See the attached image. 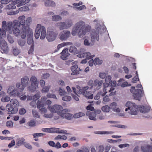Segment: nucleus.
<instances>
[{
    "instance_id": "obj_30",
    "label": "nucleus",
    "mask_w": 152,
    "mask_h": 152,
    "mask_svg": "<svg viewBox=\"0 0 152 152\" xmlns=\"http://www.w3.org/2000/svg\"><path fill=\"white\" fill-rule=\"evenodd\" d=\"M45 6L46 7H54L56 5L54 1L49 0L46 1L45 2Z\"/></svg>"
},
{
    "instance_id": "obj_56",
    "label": "nucleus",
    "mask_w": 152,
    "mask_h": 152,
    "mask_svg": "<svg viewBox=\"0 0 152 152\" xmlns=\"http://www.w3.org/2000/svg\"><path fill=\"white\" fill-rule=\"evenodd\" d=\"M140 110L141 112L145 113L148 112V111H147L146 108L143 106L140 107Z\"/></svg>"
},
{
    "instance_id": "obj_49",
    "label": "nucleus",
    "mask_w": 152,
    "mask_h": 152,
    "mask_svg": "<svg viewBox=\"0 0 152 152\" xmlns=\"http://www.w3.org/2000/svg\"><path fill=\"white\" fill-rule=\"evenodd\" d=\"M27 42L29 45H34V42L33 39L31 37H29L27 39Z\"/></svg>"
},
{
    "instance_id": "obj_19",
    "label": "nucleus",
    "mask_w": 152,
    "mask_h": 152,
    "mask_svg": "<svg viewBox=\"0 0 152 152\" xmlns=\"http://www.w3.org/2000/svg\"><path fill=\"white\" fill-rule=\"evenodd\" d=\"M29 8L27 6H23L19 9V10L13 11L11 12H8L7 14L9 15H15L17 14L19 12V11H26L28 10Z\"/></svg>"
},
{
    "instance_id": "obj_36",
    "label": "nucleus",
    "mask_w": 152,
    "mask_h": 152,
    "mask_svg": "<svg viewBox=\"0 0 152 152\" xmlns=\"http://www.w3.org/2000/svg\"><path fill=\"white\" fill-rule=\"evenodd\" d=\"M67 137L65 135H58L55 137V140H58L60 139L66 140L67 139Z\"/></svg>"
},
{
    "instance_id": "obj_64",
    "label": "nucleus",
    "mask_w": 152,
    "mask_h": 152,
    "mask_svg": "<svg viewBox=\"0 0 152 152\" xmlns=\"http://www.w3.org/2000/svg\"><path fill=\"white\" fill-rule=\"evenodd\" d=\"M26 111L25 109L23 108H21L19 111V113L20 115H23L26 113Z\"/></svg>"
},
{
    "instance_id": "obj_12",
    "label": "nucleus",
    "mask_w": 152,
    "mask_h": 152,
    "mask_svg": "<svg viewBox=\"0 0 152 152\" xmlns=\"http://www.w3.org/2000/svg\"><path fill=\"white\" fill-rule=\"evenodd\" d=\"M88 88V86L83 87L81 89H80L79 86H77V89L75 87H72L73 92L77 96L78 94H82L85 96Z\"/></svg>"
},
{
    "instance_id": "obj_14",
    "label": "nucleus",
    "mask_w": 152,
    "mask_h": 152,
    "mask_svg": "<svg viewBox=\"0 0 152 152\" xmlns=\"http://www.w3.org/2000/svg\"><path fill=\"white\" fill-rule=\"evenodd\" d=\"M71 34L69 31L63 30L61 31L59 34V39L62 41H65L67 39L70 37Z\"/></svg>"
},
{
    "instance_id": "obj_25",
    "label": "nucleus",
    "mask_w": 152,
    "mask_h": 152,
    "mask_svg": "<svg viewBox=\"0 0 152 152\" xmlns=\"http://www.w3.org/2000/svg\"><path fill=\"white\" fill-rule=\"evenodd\" d=\"M24 94L23 93H20L17 89H15L10 94L11 96L14 97L17 96L20 97L23 95Z\"/></svg>"
},
{
    "instance_id": "obj_32",
    "label": "nucleus",
    "mask_w": 152,
    "mask_h": 152,
    "mask_svg": "<svg viewBox=\"0 0 152 152\" xmlns=\"http://www.w3.org/2000/svg\"><path fill=\"white\" fill-rule=\"evenodd\" d=\"M69 52L73 54H77L78 53L77 48L74 46H71L69 49Z\"/></svg>"
},
{
    "instance_id": "obj_9",
    "label": "nucleus",
    "mask_w": 152,
    "mask_h": 152,
    "mask_svg": "<svg viewBox=\"0 0 152 152\" xmlns=\"http://www.w3.org/2000/svg\"><path fill=\"white\" fill-rule=\"evenodd\" d=\"M31 85L28 87V90L31 92L35 91L37 87L38 82L37 78L34 76H32L30 78Z\"/></svg>"
},
{
    "instance_id": "obj_54",
    "label": "nucleus",
    "mask_w": 152,
    "mask_h": 152,
    "mask_svg": "<svg viewBox=\"0 0 152 152\" xmlns=\"http://www.w3.org/2000/svg\"><path fill=\"white\" fill-rule=\"evenodd\" d=\"M13 125V123L11 121H7L6 123V125L8 127H12Z\"/></svg>"
},
{
    "instance_id": "obj_2",
    "label": "nucleus",
    "mask_w": 152,
    "mask_h": 152,
    "mask_svg": "<svg viewBox=\"0 0 152 152\" xmlns=\"http://www.w3.org/2000/svg\"><path fill=\"white\" fill-rule=\"evenodd\" d=\"M87 31L88 29L85 27V23L81 21L75 24L72 34L73 36H75L77 33L79 37H81L86 34Z\"/></svg>"
},
{
    "instance_id": "obj_29",
    "label": "nucleus",
    "mask_w": 152,
    "mask_h": 152,
    "mask_svg": "<svg viewBox=\"0 0 152 152\" xmlns=\"http://www.w3.org/2000/svg\"><path fill=\"white\" fill-rule=\"evenodd\" d=\"M16 86L17 90L19 91L20 93H23V91L25 87L23 86L21 83L20 84V83H17L16 84Z\"/></svg>"
},
{
    "instance_id": "obj_6",
    "label": "nucleus",
    "mask_w": 152,
    "mask_h": 152,
    "mask_svg": "<svg viewBox=\"0 0 152 152\" xmlns=\"http://www.w3.org/2000/svg\"><path fill=\"white\" fill-rule=\"evenodd\" d=\"M41 33L40 38L43 39L46 36V29L44 26H42L40 24H38L36 28L34 34L36 39H38Z\"/></svg>"
},
{
    "instance_id": "obj_11",
    "label": "nucleus",
    "mask_w": 152,
    "mask_h": 152,
    "mask_svg": "<svg viewBox=\"0 0 152 152\" xmlns=\"http://www.w3.org/2000/svg\"><path fill=\"white\" fill-rule=\"evenodd\" d=\"M85 50L84 48H81L80 49V53L77 55V57L80 58H86L88 59L93 58L94 55H91V53L89 52H84Z\"/></svg>"
},
{
    "instance_id": "obj_42",
    "label": "nucleus",
    "mask_w": 152,
    "mask_h": 152,
    "mask_svg": "<svg viewBox=\"0 0 152 152\" xmlns=\"http://www.w3.org/2000/svg\"><path fill=\"white\" fill-rule=\"evenodd\" d=\"M33 115L34 117L35 118H39L40 115H39L37 111L35 110H33L32 111Z\"/></svg>"
},
{
    "instance_id": "obj_53",
    "label": "nucleus",
    "mask_w": 152,
    "mask_h": 152,
    "mask_svg": "<svg viewBox=\"0 0 152 152\" xmlns=\"http://www.w3.org/2000/svg\"><path fill=\"white\" fill-rule=\"evenodd\" d=\"M15 88L13 86H11L9 87L7 90V93L10 94L14 90Z\"/></svg>"
},
{
    "instance_id": "obj_35",
    "label": "nucleus",
    "mask_w": 152,
    "mask_h": 152,
    "mask_svg": "<svg viewBox=\"0 0 152 152\" xmlns=\"http://www.w3.org/2000/svg\"><path fill=\"white\" fill-rule=\"evenodd\" d=\"M30 0H20L19 3L17 4V6L19 7L22 5H24L29 2Z\"/></svg>"
},
{
    "instance_id": "obj_57",
    "label": "nucleus",
    "mask_w": 152,
    "mask_h": 152,
    "mask_svg": "<svg viewBox=\"0 0 152 152\" xmlns=\"http://www.w3.org/2000/svg\"><path fill=\"white\" fill-rule=\"evenodd\" d=\"M64 46H65L64 45L63 42L60 44H58L57 47V49H56V50H55L54 52L58 51V50L60 49V48Z\"/></svg>"
},
{
    "instance_id": "obj_23",
    "label": "nucleus",
    "mask_w": 152,
    "mask_h": 152,
    "mask_svg": "<svg viewBox=\"0 0 152 152\" xmlns=\"http://www.w3.org/2000/svg\"><path fill=\"white\" fill-rule=\"evenodd\" d=\"M116 85V82L115 81H113V82L112 85H110L111 87L110 88V90L109 91V92H110L109 95L110 96L114 95L115 94V91L113 92V91L115 90L114 87H115Z\"/></svg>"
},
{
    "instance_id": "obj_47",
    "label": "nucleus",
    "mask_w": 152,
    "mask_h": 152,
    "mask_svg": "<svg viewBox=\"0 0 152 152\" xmlns=\"http://www.w3.org/2000/svg\"><path fill=\"white\" fill-rule=\"evenodd\" d=\"M36 122L34 120L30 121L28 123V125L30 126H34L36 125Z\"/></svg>"
},
{
    "instance_id": "obj_52",
    "label": "nucleus",
    "mask_w": 152,
    "mask_h": 152,
    "mask_svg": "<svg viewBox=\"0 0 152 152\" xmlns=\"http://www.w3.org/2000/svg\"><path fill=\"white\" fill-rule=\"evenodd\" d=\"M71 96H65L62 97L63 100L65 101H69L71 100Z\"/></svg>"
},
{
    "instance_id": "obj_55",
    "label": "nucleus",
    "mask_w": 152,
    "mask_h": 152,
    "mask_svg": "<svg viewBox=\"0 0 152 152\" xmlns=\"http://www.w3.org/2000/svg\"><path fill=\"white\" fill-rule=\"evenodd\" d=\"M50 86H45V87L43 88L42 90V93H46L49 90L50 88Z\"/></svg>"
},
{
    "instance_id": "obj_26",
    "label": "nucleus",
    "mask_w": 152,
    "mask_h": 152,
    "mask_svg": "<svg viewBox=\"0 0 152 152\" xmlns=\"http://www.w3.org/2000/svg\"><path fill=\"white\" fill-rule=\"evenodd\" d=\"M142 152H152V146L146 145L141 147Z\"/></svg>"
},
{
    "instance_id": "obj_8",
    "label": "nucleus",
    "mask_w": 152,
    "mask_h": 152,
    "mask_svg": "<svg viewBox=\"0 0 152 152\" xmlns=\"http://www.w3.org/2000/svg\"><path fill=\"white\" fill-rule=\"evenodd\" d=\"M125 105L127 107L125 110L126 111L129 110L130 112H129L130 114L136 115L137 114V109L135 103H133L130 102H128L126 103Z\"/></svg>"
},
{
    "instance_id": "obj_27",
    "label": "nucleus",
    "mask_w": 152,
    "mask_h": 152,
    "mask_svg": "<svg viewBox=\"0 0 152 152\" xmlns=\"http://www.w3.org/2000/svg\"><path fill=\"white\" fill-rule=\"evenodd\" d=\"M71 70L72 72L71 73L72 75H75L79 74V71L78 69V66L77 65H75L71 67Z\"/></svg>"
},
{
    "instance_id": "obj_44",
    "label": "nucleus",
    "mask_w": 152,
    "mask_h": 152,
    "mask_svg": "<svg viewBox=\"0 0 152 152\" xmlns=\"http://www.w3.org/2000/svg\"><path fill=\"white\" fill-rule=\"evenodd\" d=\"M10 98L8 96H5L3 97L1 99V101L2 102H5L9 101L10 100Z\"/></svg>"
},
{
    "instance_id": "obj_20",
    "label": "nucleus",
    "mask_w": 152,
    "mask_h": 152,
    "mask_svg": "<svg viewBox=\"0 0 152 152\" xmlns=\"http://www.w3.org/2000/svg\"><path fill=\"white\" fill-rule=\"evenodd\" d=\"M61 58L63 60H65L67 59L69 54L68 53V49L65 48L63 49L61 53Z\"/></svg>"
},
{
    "instance_id": "obj_45",
    "label": "nucleus",
    "mask_w": 152,
    "mask_h": 152,
    "mask_svg": "<svg viewBox=\"0 0 152 152\" xmlns=\"http://www.w3.org/2000/svg\"><path fill=\"white\" fill-rule=\"evenodd\" d=\"M94 65H100L102 64V61L99 59V58H96L94 60Z\"/></svg>"
},
{
    "instance_id": "obj_37",
    "label": "nucleus",
    "mask_w": 152,
    "mask_h": 152,
    "mask_svg": "<svg viewBox=\"0 0 152 152\" xmlns=\"http://www.w3.org/2000/svg\"><path fill=\"white\" fill-rule=\"evenodd\" d=\"M61 19V17L59 15H55L52 16V20L53 21H58Z\"/></svg>"
},
{
    "instance_id": "obj_22",
    "label": "nucleus",
    "mask_w": 152,
    "mask_h": 152,
    "mask_svg": "<svg viewBox=\"0 0 152 152\" xmlns=\"http://www.w3.org/2000/svg\"><path fill=\"white\" fill-rule=\"evenodd\" d=\"M20 0H13L11 4H9L7 6V8L9 10L12 9H15L16 8V6L15 5L18 4Z\"/></svg>"
},
{
    "instance_id": "obj_51",
    "label": "nucleus",
    "mask_w": 152,
    "mask_h": 152,
    "mask_svg": "<svg viewBox=\"0 0 152 152\" xmlns=\"http://www.w3.org/2000/svg\"><path fill=\"white\" fill-rule=\"evenodd\" d=\"M117 105L116 103L113 102L111 103L109 106L110 109H112V110H113V108H115V107H116Z\"/></svg>"
},
{
    "instance_id": "obj_38",
    "label": "nucleus",
    "mask_w": 152,
    "mask_h": 152,
    "mask_svg": "<svg viewBox=\"0 0 152 152\" xmlns=\"http://www.w3.org/2000/svg\"><path fill=\"white\" fill-rule=\"evenodd\" d=\"M111 77L110 76H107L105 79V82L108 83L109 85H112L113 81L111 80Z\"/></svg>"
},
{
    "instance_id": "obj_63",
    "label": "nucleus",
    "mask_w": 152,
    "mask_h": 152,
    "mask_svg": "<svg viewBox=\"0 0 152 152\" xmlns=\"http://www.w3.org/2000/svg\"><path fill=\"white\" fill-rule=\"evenodd\" d=\"M34 50V45H31L30 48L28 52V54L32 53Z\"/></svg>"
},
{
    "instance_id": "obj_46",
    "label": "nucleus",
    "mask_w": 152,
    "mask_h": 152,
    "mask_svg": "<svg viewBox=\"0 0 152 152\" xmlns=\"http://www.w3.org/2000/svg\"><path fill=\"white\" fill-rule=\"evenodd\" d=\"M37 108L39 109V111L42 114H44L47 112V109L46 107H41L40 108Z\"/></svg>"
},
{
    "instance_id": "obj_10",
    "label": "nucleus",
    "mask_w": 152,
    "mask_h": 152,
    "mask_svg": "<svg viewBox=\"0 0 152 152\" xmlns=\"http://www.w3.org/2000/svg\"><path fill=\"white\" fill-rule=\"evenodd\" d=\"M47 97L45 96L42 97L40 100H38L37 101V108H40L41 107H45L46 104L50 105L52 103V102L49 100H47Z\"/></svg>"
},
{
    "instance_id": "obj_21",
    "label": "nucleus",
    "mask_w": 152,
    "mask_h": 152,
    "mask_svg": "<svg viewBox=\"0 0 152 152\" xmlns=\"http://www.w3.org/2000/svg\"><path fill=\"white\" fill-rule=\"evenodd\" d=\"M0 46L1 49L4 52L6 51L8 49L7 42L3 39H0Z\"/></svg>"
},
{
    "instance_id": "obj_61",
    "label": "nucleus",
    "mask_w": 152,
    "mask_h": 152,
    "mask_svg": "<svg viewBox=\"0 0 152 152\" xmlns=\"http://www.w3.org/2000/svg\"><path fill=\"white\" fill-rule=\"evenodd\" d=\"M12 52L15 55H17L19 54L20 53L19 50L17 48H14L13 49Z\"/></svg>"
},
{
    "instance_id": "obj_5",
    "label": "nucleus",
    "mask_w": 152,
    "mask_h": 152,
    "mask_svg": "<svg viewBox=\"0 0 152 152\" xmlns=\"http://www.w3.org/2000/svg\"><path fill=\"white\" fill-rule=\"evenodd\" d=\"M47 35L46 38L49 42L54 40L58 35V33L56 28L52 26H50L47 30Z\"/></svg>"
},
{
    "instance_id": "obj_48",
    "label": "nucleus",
    "mask_w": 152,
    "mask_h": 152,
    "mask_svg": "<svg viewBox=\"0 0 152 152\" xmlns=\"http://www.w3.org/2000/svg\"><path fill=\"white\" fill-rule=\"evenodd\" d=\"M113 133V132L112 131H98L97 132V134H111Z\"/></svg>"
},
{
    "instance_id": "obj_24",
    "label": "nucleus",
    "mask_w": 152,
    "mask_h": 152,
    "mask_svg": "<svg viewBox=\"0 0 152 152\" xmlns=\"http://www.w3.org/2000/svg\"><path fill=\"white\" fill-rule=\"evenodd\" d=\"M21 82L23 86L26 87L28 85L29 83V79L27 76H25L21 78Z\"/></svg>"
},
{
    "instance_id": "obj_31",
    "label": "nucleus",
    "mask_w": 152,
    "mask_h": 152,
    "mask_svg": "<svg viewBox=\"0 0 152 152\" xmlns=\"http://www.w3.org/2000/svg\"><path fill=\"white\" fill-rule=\"evenodd\" d=\"M58 25L59 26L60 30H63L67 28L66 23L64 22H61L57 23Z\"/></svg>"
},
{
    "instance_id": "obj_34",
    "label": "nucleus",
    "mask_w": 152,
    "mask_h": 152,
    "mask_svg": "<svg viewBox=\"0 0 152 152\" xmlns=\"http://www.w3.org/2000/svg\"><path fill=\"white\" fill-rule=\"evenodd\" d=\"M6 28H1L0 29V36L1 37H5L6 36L5 30Z\"/></svg>"
},
{
    "instance_id": "obj_40",
    "label": "nucleus",
    "mask_w": 152,
    "mask_h": 152,
    "mask_svg": "<svg viewBox=\"0 0 152 152\" xmlns=\"http://www.w3.org/2000/svg\"><path fill=\"white\" fill-rule=\"evenodd\" d=\"M88 99H92L93 98V94H92V92L91 91H87L85 96Z\"/></svg>"
},
{
    "instance_id": "obj_58",
    "label": "nucleus",
    "mask_w": 152,
    "mask_h": 152,
    "mask_svg": "<svg viewBox=\"0 0 152 152\" xmlns=\"http://www.w3.org/2000/svg\"><path fill=\"white\" fill-rule=\"evenodd\" d=\"M59 93L61 96H62L65 95L66 94V92L64 90L60 88L59 89Z\"/></svg>"
},
{
    "instance_id": "obj_7",
    "label": "nucleus",
    "mask_w": 152,
    "mask_h": 152,
    "mask_svg": "<svg viewBox=\"0 0 152 152\" xmlns=\"http://www.w3.org/2000/svg\"><path fill=\"white\" fill-rule=\"evenodd\" d=\"M69 111L67 109H64L58 113L59 115L54 116V119L57 120L60 117L63 118H66L68 120H71L72 118L73 115L69 113Z\"/></svg>"
},
{
    "instance_id": "obj_4",
    "label": "nucleus",
    "mask_w": 152,
    "mask_h": 152,
    "mask_svg": "<svg viewBox=\"0 0 152 152\" xmlns=\"http://www.w3.org/2000/svg\"><path fill=\"white\" fill-rule=\"evenodd\" d=\"M19 105V103L16 99H12L10 101V104L7 105L6 109L7 111L10 112L11 114H15L18 111L17 107Z\"/></svg>"
},
{
    "instance_id": "obj_3",
    "label": "nucleus",
    "mask_w": 152,
    "mask_h": 152,
    "mask_svg": "<svg viewBox=\"0 0 152 152\" xmlns=\"http://www.w3.org/2000/svg\"><path fill=\"white\" fill-rule=\"evenodd\" d=\"M136 87L137 88H140L141 89H135V87L132 86L130 89V91L133 94V96L135 99L140 101L141 97L144 95L143 87L141 84H138Z\"/></svg>"
},
{
    "instance_id": "obj_13",
    "label": "nucleus",
    "mask_w": 152,
    "mask_h": 152,
    "mask_svg": "<svg viewBox=\"0 0 152 152\" xmlns=\"http://www.w3.org/2000/svg\"><path fill=\"white\" fill-rule=\"evenodd\" d=\"M99 28H97L96 30L93 29L91 33V37L92 42L93 44L96 41H98L99 39Z\"/></svg>"
},
{
    "instance_id": "obj_59",
    "label": "nucleus",
    "mask_w": 152,
    "mask_h": 152,
    "mask_svg": "<svg viewBox=\"0 0 152 152\" xmlns=\"http://www.w3.org/2000/svg\"><path fill=\"white\" fill-rule=\"evenodd\" d=\"M25 42V41L24 40L20 39L18 40V43L19 45L21 46H23L24 45Z\"/></svg>"
},
{
    "instance_id": "obj_33",
    "label": "nucleus",
    "mask_w": 152,
    "mask_h": 152,
    "mask_svg": "<svg viewBox=\"0 0 152 152\" xmlns=\"http://www.w3.org/2000/svg\"><path fill=\"white\" fill-rule=\"evenodd\" d=\"M45 134L43 133H34L33 134V138H34V140L35 141H38L39 139L37 138V137L42 136Z\"/></svg>"
},
{
    "instance_id": "obj_39",
    "label": "nucleus",
    "mask_w": 152,
    "mask_h": 152,
    "mask_svg": "<svg viewBox=\"0 0 152 152\" xmlns=\"http://www.w3.org/2000/svg\"><path fill=\"white\" fill-rule=\"evenodd\" d=\"M85 115V114L84 113L81 112H79L73 115V117L75 118H78L83 116Z\"/></svg>"
},
{
    "instance_id": "obj_28",
    "label": "nucleus",
    "mask_w": 152,
    "mask_h": 152,
    "mask_svg": "<svg viewBox=\"0 0 152 152\" xmlns=\"http://www.w3.org/2000/svg\"><path fill=\"white\" fill-rule=\"evenodd\" d=\"M25 140V139L23 137L18 138L16 141V145L18 146L24 145Z\"/></svg>"
},
{
    "instance_id": "obj_17",
    "label": "nucleus",
    "mask_w": 152,
    "mask_h": 152,
    "mask_svg": "<svg viewBox=\"0 0 152 152\" xmlns=\"http://www.w3.org/2000/svg\"><path fill=\"white\" fill-rule=\"evenodd\" d=\"M12 24V32L13 34L16 37L20 36V34L21 36V31L22 28L19 27L18 26H15V23H13V22Z\"/></svg>"
},
{
    "instance_id": "obj_50",
    "label": "nucleus",
    "mask_w": 152,
    "mask_h": 152,
    "mask_svg": "<svg viewBox=\"0 0 152 152\" xmlns=\"http://www.w3.org/2000/svg\"><path fill=\"white\" fill-rule=\"evenodd\" d=\"M47 97L48 98H53L56 99H57V98L55 95L54 94H51L50 93H48L47 95Z\"/></svg>"
},
{
    "instance_id": "obj_15",
    "label": "nucleus",
    "mask_w": 152,
    "mask_h": 152,
    "mask_svg": "<svg viewBox=\"0 0 152 152\" xmlns=\"http://www.w3.org/2000/svg\"><path fill=\"white\" fill-rule=\"evenodd\" d=\"M48 108L51 112L57 113L58 115H59L58 113L62 110H61L63 109V107L61 105L54 104L52 106H48Z\"/></svg>"
},
{
    "instance_id": "obj_60",
    "label": "nucleus",
    "mask_w": 152,
    "mask_h": 152,
    "mask_svg": "<svg viewBox=\"0 0 152 152\" xmlns=\"http://www.w3.org/2000/svg\"><path fill=\"white\" fill-rule=\"evenodd\" d=\"M23 145L25 147L28 149H32V146L29 143L25 142Z\"/></svg>"
},
{
    "instance_id": "obj_1",
    "label": "nucleus",
    "mask_w": 152,
    "mask_h": 152,
    "mask_svg": "<svg viewBox=\"0 0 152 152\" xmlns=\"http://www.w3.org/2000/svg\"><path fill=\"white\" fill-rule=\"evenodd\" d=\"M25 17L24 15L20 16L18 18V21L15 20L13 21L15 26H18L19 27L22 28L21 30V37L24 39L26 38V35L29 33L30 29L29 25L25 23Z\"/></svg>"
},
{
    "instance_id": "obj_18",
    "label": "nucleus",
    "mask_w": 152,
    "mask_h": 152,
    "mask_svg": "<svg viewBox=\"0 0 152 152\" xmlns=\"http://www.w3.org/2000/svg\"><path fill=\"white\" fill-rule=\"evenodd\" d=\"M103 82L102 80H99L97 79L95 80L94 82L93 87L94 89L98 90L102 86Z\"/></svg>"
},
{
    "instance_id": "obj_43",
    "label": "nucleus",
    "mask_w": 152,
    "mask_h": 152,
    "mask_svg": "<svg viewBox=\"0 0 152 152\" xmlns=\"http://www.w3.org/2000/svg\"><path fill=\"white\" fill-rule=\"evenodd\" d=\"M110 107L107 105H105L102 107V110L104 112H108L110 111Z\"/></svg>"
},
{
    "instance_id": "obj_62",
    "label": "nucleus",
    "mask_w": 152,
    "mask_h": 152,
    "mask_svg": "<svg viewBox=\"0 0 152 152\" xmlns=\"http://www.w3.org/2000/svg\"><path fill=\"white\" fill-rule=\"evenodd\" d=\"M15 144V142L14 140H12V141L8 145V147L10 148L13 146Z\"/></svg>"
},
{
    "instance_id": "obj_16",
    "label": "nucleus",
    "mask_w": 152,
    "mask_h": 152,
    "mask_svg": "<svg viewBox=\"0 0 152 152\" xmlns=\"http://www.w3.org/2000/svg\"><path fill=\"white\" fill-rule=\"evenodd\" d=\"M101 112V111L100 110H96L95 112L87 111L86 113V115L88 116L90 119L96 121V119L95 117H96V113L100 114Z\"/></svg>"
},
{
    "instance_id": "obj_41",
    "label": "nucleus",
    "mask_w": 152,
    "mask_h": 152,
    "mask_svg": "<svg viewBox=\"0 0 152 152\" xmlns=\"http://www.w3.org/2000/svg\"><path fill=\"white\" fill-rule=\"evenodd\" d=\"M65 23L68 28L71 26L73 24L72 20L71 19L67 20Z\"/></svg>"
}]
</instances>
